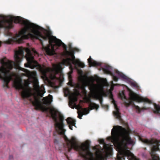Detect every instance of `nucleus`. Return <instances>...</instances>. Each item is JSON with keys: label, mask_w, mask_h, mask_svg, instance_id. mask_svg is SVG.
Wrapping results in <instances>:
<instances>
[{"label": "nucleus", "mask_w": 160, "mask_h": 160, "mask_svg": "<svg viewBox=\"0 0 160 160\" xmlns=\"http://www.w3.org/2000/svg\"><path fill=\"white\" fill-rule=\"evenodd\" d=\"M21 70L25 72V76L28 78L24 80L25 87L22 83L21 79L16 80L13 81V86L16 89L22 90L21 92V96L23 99H29L32 96H33L34 100L31 99L30 101L34 106L37 110L41 109L42 108L41 102L37 96L43 97L45 92L44 86L42 85L41 87L39 85V82L37 77L36 72L35 71L31 72L28 70L22 68Z\"/></svg>", "instance_id": "nucleus-1"}, {"label": "nucleus", "mask_w": 160, "mask_h": 160, "mask_svg": "<svg viewBox=\"0 0 160 160\" xmlns=\"http://www.w3.org/2000/svg\"><path fill=\"white\" fill-rule=\"evenodd\" d=\"M24 48L19 47L18 50L15 52V62L8 60L5 57L2 58V79L3 81V87L5 89L9 88V83L16 77V74L11 70L13 68V65L19 67L22 60L24 57Z\"/></svg>", "instance_id": "nucleus-2"}, {"label": "nucleus", "mask_w": 160, "mask_h": 160, "mask_svg": "<svg viewBox=\"0 0 160 160\" xmlns=\"http://www.w3.org/2000/svg\"><path fill=\"white\" fill-rule=\"evenodd\" d=\"M112 137H108L114 145L120 150L126 148L128 144L133 145L134 142L130 136L129 132L125 128L119 126L113 127L112 130Z\"/></svg>", "instance_id": "nucleus-3"}, {"label": "nucleus", "mask_w": 160, "mask_h": 160, "mask_svg": "<svg viewBox=\"0 0 160 160\" xmlns=\"http://www.w3.org/2000/svg\"><path fill=\"white\" fill-rule=\"evenodd\" d=\"M25 51L27 53L25 57L27 60V63L25 64V67L34 69L38 67L41 73L43 75H46L48 69L44 67H42L39 64L38 62L35 59L34 56H38V53L34 49H32V51H31L28 48H26Z\"/></svg>", "instance_id": "nucleus-4"}, {"label": "nucleus", "mask_w": 160, "mask_h": 160, "mask_svg": "<svg viewBox=\"0 0 160 160\" xmlns=\"http://www.w3.org/2000/svg\"><path fill=\"white\" fill-rule=\"evenodd\" d=\"M68 53L66 56V58L63 59L62 60V63L64 65L69 66V68L71 70H73V68L72 64H74L75 67H79L83 68L85 67L84 64L80 61L78 59H76L74 55V52L73 50L71 52L67 51Z\"/></svg>", "instance_id": "nucleus-5"}, {"label": "nucleus", "mask_w": 160, "mask_h": 160, "mask_svg": "<svg viewBox=\"0 0 160 160\" xmlns=\"http://www.w3.org/2000/svg\"><path fill=\"white\" fill-rule=\"evenodd\" d=\"M119 95L121 99L123 101L124 104L127 107L131 104L132 101L138 102H143L149 104L152 103V101L149 99L141 97L133 92H131L130 93V99L126 98L123 92L120 93Z\"/></svg>", "instance_id": "nucleus-6"}, {"label": "nucleus", "mask_w": 160, "mask_h": 160, "mask_svg": "<svg viewBox=\"0 0 160 160\" xmlns=\"http://www.w3.org/2000/svg\"><path fill=\"white\" fill-rule=\"evenodd\" d=\"M94 79L93 78L91 77L90 78L89 81L92 83L90 84L89 89L90 91L93 93V97L96 98L98 99L99 97V95H98L99 88H102L103 85L101 84H96L93 83Z\"/></svg>", "instance_id": "nucleus-7"}, {"label": "nucleus", "mask_w": 160, "mask_h": 160, "mask_svg": "<svg viewBox=\"0 0 160 160\" xmlns=\"http://www.w3.org/2000/svg\"><path fill=\"white\" fill-rule=\"evenodd\" d=\"M59 117L60 122H58L57 119V122H56L54 124L55 129L59 134L64 135L66 130L64 128V125L63 121L64 118L63 116L61 114H59Z\"/></svg>", "instance_id": "nucleus-8"}, {"label": "nucleus", "mask_w": 160, "mask_h": 160, "mask_svg": "<svg viewBox=\"0 0 160 160\" xmlns=\"http://www.w3.org/2000/svg\"><path fill=\"white\" fill-rule=\"evenodd\" d=\"M60 67L61 66L60 65H58L57 66L55 74L53 77V79H56L59 81L62 80V79L63 78V74L62 72V71L60 70Z\"/></svg>", "instance_id": "nucleus-9"}, {"label": "nucleus", "mask_w": 160, "mask_h": 160, "mask_svg": "<svg viewBox=\"0 0 160 160\" xmlns=\"http://www.w3.org/2000/svg\"><path fill=\"white\" fill-rule=\"evenodd\" d=\"M110 97L111 99H112V102L113 103L115 106V108L116 111L113 112V113L114 116L117 119L121 120V113L119 112V109L118 108L117 105L115 103V101L113 98V95L111 94L110 95Z\"/></svg>", "instance_id": "nucleus-10"}, {"label": "nucleus", "mask_w": 160, "mask_h": 160, "mask_svg": "<svg viewBox=\"0 0 160 160\" xmlns=\"http://www.w3.org/2000/svg\"><path fill=\"white\" fill-rule=\"evenodd\" d=\"M84 100L86 103L89 104V108L90 110L96 109V110H97L99 107L98 105L91 102V98L90 97H85Z\"/></svg>", "instance_id": "nucleus-11"}, {"label": "nucleus", "mask_w": 160, "mask_h": 160, "mask_svg": "<svg viewBox=\"0 0 160 160\" xmlns=\"http://www.w3.org/2000/svg\"><path fill=\"white\" fill-rule=\"evenodd\" d=\"M66 121L69 128L72 130V126L75 127V120L70 117H68Z\"/></svg>", "instance_id": "nucleus-12"}, {"label": "nucleus", "mask_w": 160, "mask_h": 160, "mask_svg": "<svg viewBox=\"0 0 160 160\" xmlns=\"http://www.w3.org/2000/svg\"><path fill=\"white\" fill-rule=\"evenodd\" d=\"M89 111L86 108H82L81 110L79 111L78 112V118L80 119L82 118V117L83 115H85L88 114Z\"/></svg>", "instance_id": "nucleus-13"}, {"label": "nucleus", "mask_w": 160, "mask_h": 160, "mask_svg": "<svg viewBox=\"0 0 160 160\" xmlns=\"http://www.w3.org/2000/svg\"><path fill=\"white\" fill-rule=\"evenodd\" d=\"M88 61L90 66H99L101 65L100 63L93 60L91 56H90L89 58H88Z\"/></svg>", "instance_id": "nucleus-14"}, {"label": "nucleus", "mask_w": 160, "mask_h": 160, "mask_svg": "<svg viewBox=\"0 0 160 160\" xmlns=\"http://www.w3.org/2000/svg\"><path fill=\"white\" fill-rule=\"evenodd\" d=\"M112 69V67L111 66L108 65H106L103 68V70L105 73L111 75L112 73L111 71Z\"/></svg>", "instance_id": "nucleus-15"}, {"label": "nucleus", "mask_w": 160, "mask_h": 160, "mask_svg": "<svg viewBox=\"0 0 160 160\" xmlns=\"http://www.w3.org/2000/svg\"><path fill=\"white\" fill-rule=\"evenodd\" d=\"M134 107H135V109L137 110V112L138 113H140L141 111H143L144 110H148L150 109V107L146 108L145 107H143L142 108H140L139 106H138L136 105H134Z\"/></svg>", "instance_id": "nucleus-16"}, {"label": "nucleus", "mask_w": 160, "mask_h": 160, "mask_svg": "<svg viewBox=\"0 0 160 160\" xmlns=\"http://www.w3.org/2000/svg\"><path fill=\"white\" fill-rule=\"evenodd\" d=\"M154 106L155 110H153V112L155 114H160V105L154 103Z\"/></svg>", "instance_id": "nucleus-17"}, {"label": "nucleus", "mask_w": 160, "mask_h": 160, "mask_svg": "<svg viewBox=\"0 0 160 160\" xmlns=\"http://www.w3.org/2000/svg\"><path fill=\"white\" fill-rule=\"evenodd\" d=\"M116 73L121 78L125 80H127L128 79V77L122 72L116 70Z\"/></svg>", "instance_id": "nucleus-18"}, {"label": "nucleus", "mask_w": 160, "mask_h": 160, "mask_svg": "<svg viewBox=\"0 0 160 160\" xmlns=\"http://www.w3.org/2000/svg\"><path fill=\"white\" fill-rule=\"evenodd\" d=\"M51 116L54 121L55 122H57V119L58 118L57 114L56 112H51Z\"/></svg>", "instance_id": "nucleus-19"}, {"label": "nucleus", "mask_w": 160, "mask_h": 160, "mask_svg": "<svg viewBox=\"0 0 160 160\" xmlns=\"http://www.w3.org/2000/svg\"><path fill=\"white\" fill-rule=\"evenodd\" d=\"M78 98L76 96L74 95H72L70 98V101H71V103L72 104L75 103V102L77 101Z\"/></svg>", "instance_id": "nucleus-20"}, {"label": "nucleus", "mask_w": 160, "mask_h": 160, "mask_svg": "<svg viewBox=\"0 0 160 160\" xmlns=\"http://www.w3.org/2000/svg\"><path fill=\"white\" fill-rule=\"evenodd\" d=\"M42 100L43 101V103L45 105H48L50 103L49 99L46 97L43 98Z\"/></svg>", "instance_id": "nucleus-21"}, {"label": "nucleus", "mask_w": 160, "mask_h": 160, "mask_svg": "<svg viewBox=\"0 0 160 160\" xmlns=\"http://www.w3.org/2000/svg\"><path fill=\"white\" fill-rule=\"evenodd\" d=\"M99 101H100V104H101L102 107V108H104L106 109L107 110H108V108H109L108 106L107 105H103L102 104L103 100H102V98L100 99L99 100Z\"/></svg>", "instance_id": "nucleus-22"}, {"label": "nucleus", "mask_w": 160, "mask_h": 160, "mask_svg": "<svg viewBox=\"0 0 160 160\" xmlns=\"http://www.w3.org/2000/svg\"><path fill=\"white\" fill-rule=\"evenodd\" d=\"M77 87L78 88H81L82 89V90L84 92V93L85 94L87 92L86 91L85 89V86L84 84H83L81 86L80 85H79V84H78L77 85Z\"/></svg>", "instance_id": "nucleus-23"}, {"label": "nucleus", "mask_w": 160, "mask_h": 160, "mask_svg": "<svg viewBox=\"0 0 160 160\" xmlns=\"http://www.w3.org/2000/svg\"><path fill=\"white\" fill-rule=\"evenodd\" d=\"M131 85L132 86L136 88L137 89H138L139 88V87L138 84L135 82H131Z\"/></svg>", "instance_id": "nucleus-24"}, {"label": "nucleus", "mask_w": 160, "mask_h": 160, "mask_svg": "<svg viewBox=\"0 0 160 160\" xmlns=\"http://www.w3.org/2000/svg\"><path fill=\"white\" fill-rule=\"evenodd\" d=\"M99 142L101 144H103V146H104V148H105V146L107 145V144H106V143L105 142L104 140L103 139H100L99 141Z\"/></svg>", "instance_id": "nucleus-25"}, {"label": "nucleus", "mask_w": 160, "mask_h": 160, "mask_svg": "<svg viewBox=\"0 0 160 160\" xmlns=\"http://www.w3.org/2000/svg\"><path fill=\"white\" fill-rule=\"evenodd\" d=\"M5 43L8 44H12L13 42V40L12 39H9L5 41Z\"/></svg>", "instance_id": "nucleus-26"}, {"label": "nucleus", "mask_w": 160, "mask_h": 160, "mask_svg": "<svg viewBox=\"0 0 160 160\" xmlns=\"http://www.w3.org/2000/svg\"><path fill=\"white\" fill-rule=\"evenodd\" d=\"M75 105H76V103H74L72 104L71 103V101H69V105L70 107H71L72 108H74V106Z\"/></svg>", "instance_id": "nucleus-27"}, {"label": "nucleus", "mask_w": 160, "mask_h": 160, "mask_svg": "<svg viewBox=\"0 0 160 160\" xmlns=\"http://www.w3.org/2000/svg\"><path fill=\"white\" fill-rule=\"evenodd\" d=\"M111 75L112 76L113 78V79L114 81H118V78H117V77L115 76L112 73V74Z\"/></svg>", "instance_id": "nucleus-28"}, {"label": "nucleus", "mask_w": 160, "mask_h": 160, "mask_svg": "<svg viewBox=\"0 0 160 160\" xmlns=\"http://www.w3.org/2000/svg\"><path fill=\"white\" fill-rule=\"evenodd\" d=\"M102 83H106V82H106V80H103L102 81Z\"/></svg>", "instance_id": "nucleus-29"}, {"label": "nucleus", "mask_w": 160, "mask_h": 160, "mask_svg": "<svg viewBox=\"0 0 160 160\" xmlns=\"http://www.w3.org/2000/svg\"><path fill=\"white\" fill-rule=\"evenodd\" d=\"M12 158H13L12 156V155H10V156H9V159H11Z\"/></svg>", "instance_id": "nucleus-30"}, {"label": "nucleus", "mask_w": 160, "mask_h": 160, "mask_svg": "<svg viewBox=\"0 0 160 160\" xmlns=\"http://www.w3.org/2000/svg\"><path fill=\"white\" fill-rule=\"evenodd\" d=\"M58 142V141L56 139L55 140H54V143H56V142Z\"/></svg>", "instance_id": "nucleus-31"}, {"label": "nucleus", "mask_w": 160, "mask_h": 160, "mask_svg": "<svg viewBox=\"0 0 160 160\" xmlns=\"http://www.w3.org/2000/svg\"><path fill=\"white\" fill-rule=\"evenodd\" d=\"M66 91H67L68 92V91H69L68 89V88L66 89Z\"/></svg>", "instance_id": "nucleus-32"}, {"label": "nucleus", "mask_w": 160, "mask_h": 160, "mask_svg": "<svg viewBox=\"0 0 160 160\" xmlns=\"http://www.w3.org/2000/svg\"><path fill=\"white\" fill-rule=\"evenodd\" d=\"M3 18V16L0 15V18Z\"/></svg>", "instance_id": "nucleus-33"}, {"label": "nucleus", "mask_w": 160, "mask_h": 160, "mask_svg": "<svg viewBox=\"0 0 160 160\" xmlns=\"http://www.w3.org/2000/svg\"><path fill=\"white\" fill-rule=\"evenodd\" d=\"M76 94L74 93H73L72 94V95H75Z\"/></svg>", "instance_id": "nucleus-34"}, {"label": "nucleus", "mask_w": 160, "mask_h": 160, "mask_svg": "<svg viewBox=\"0 0 160 160\" xmlns=\"http://www.w3.org/2000/svg\"><path fill=\"white\" fill-rule=\"evenodd\" d=\"M101 150H102V148H101Z\"/></svg>", "instance_id": "nucleus-35"}, {"label": "nucleus", "mask_w": 160, "mask_h": 160, "mask_svg": "<svg viewBox=\"0 0 160 160\" xmlns=\"http://www.w3.org/2000/svg\"><path fill=\"white\" fill-rule=\"evenodd\" d=\"M99 151L100 152H101V151Z\"/></svg>", "instance_id": "nucleus-36"}]
</instances>
